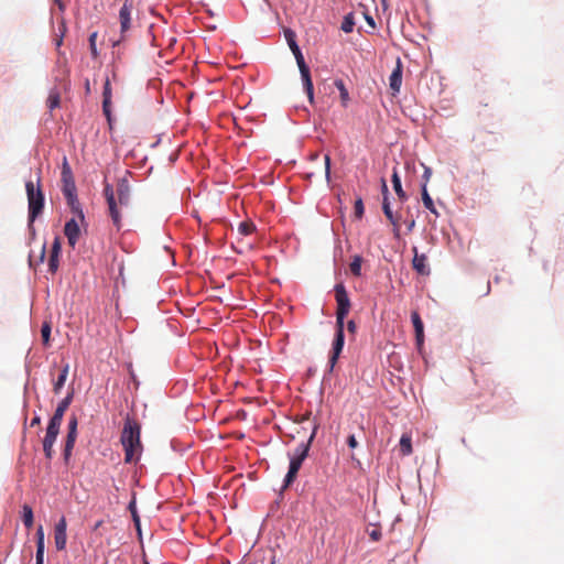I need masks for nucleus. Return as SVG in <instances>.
Instances as JSON below:
<instances>
[{
  "mask_svg": "<svg viewBox=\"0 0 564 564\" xmlns=\"http://www.w3.org/2000/svg\"><path fill=\"white\" fill-rule=\"evenodd\" d=\"M355 217L361 219L364 216L365 207L361 197H358L354 206Z\"/></svg>",
  "mask_w": 564,
  "mask_h": 564,
  "instance_id": "obj_34",
  "label": "nucleus"
},
{
  "mask_svg": "<svg viewBox=\"0 0 564 564\" xmlns=\"http://www.w3.org/2000/svg\"><path fill=\"white\" fill-rule=\"evenodd\" d=\"M284 35H285V39L288 41V44H289L292 53L294 54V57L296 59V63H297V66H299L300 73H301V78L303 82L304 90L308 97L310 102L313 104L314 102V87H313V82L311 78V72H310V68L304 61V56L296 43V40H295L296 35L290 29L284 31Z\"/></svg>",
  "mask_w": 564,
  "mask_h": 564,
  "instance_id": "obj_3",
  "label": "nucleus"
},
{
  "mask_svg": "<svg viewBox=\"0 0 564 564\" xmlns=\"http://www.w3.org/2000/svg\"><path fill=\"white\" fill-rule=\"evenodd\" d=\"M413 261L412 265L413 269L420 273L421 275H429L430 274V268L427 265V258L425 254H420L416 247H413Z\"/></svg>",
  "mask_w": 564,
  "mask_h": 564,
  "instance_id": "obj_12",
  "label": "nucleus"
},
{
  "mask_svg": "<svg viewBox=\"0 0 564 564\" xmlns=\"http://www.w3.org/2000/svg\"><path fill=\"white\" fill-rule=\"evenodd\" d=\"M347 329H348V332H349V333H351V334L356 333L357 325H356L355 321H352V319H351V321H348V323H347Z\"/></svg>",
  "mask_w": 564,
  "mask_h": 564,
  "instance_id": "obj_44",
  "label": "nucleus"
},
{
  "mask_svg": "<svg viewBox=\"0 0 564 564\" xmlns=\"http://www.w3.org/2000/svg\"><path fill=\"white\" fill-rule=\"evenodd\" d=\"M347 444L350 448H356L358 446V442L355 437V435H349L347 438Z\"/></svg>",
  "mask_w": 564,
  "mask_h": 564,
  "instance_id": "obj_42",
  "label": "nucleus"
},
{
  "mask_svg": "<svg viewBox=\"0 0 564 564\" xmlns=\"http://www.w3.org/2000/svg\"><path fill=\"white\" fill-rule=\"evenodd\" d=\"M40 423H41V417L34 416L31 421V426L40 425Z\"/></svg>",
  "mask_w": 564,
  "mask_h": 564,
  "instance_id": "obj_48",
  "label": "nucleus"
},
{
  "mask_svg": "<svg viewBox=\"0 0 564 564\" xmlns=\"http://www.w3.org/2000/svg\"><path fill=\"white\" fill-rule=\"evenodd\" d=\"M400 452L403 456H408L412 454V442L411 437L406 434H403L400 438Z\"/></svg>",
  "mask_w": 564,
  "mask_h": 564,
  "instance_id": "obj_24",
  "label": "nucleus"
},
{
  "mask_svg": "<svg viewBox=\"0 0 564 564\" xmlns=\"http://www.w3.org/2000/svg\"><path fill=\"white\" fill-rule=\"evenodd\" d=\"M59 102H61V97H59L58 91L52 90L47 98V107L51 110H53V109L59 107Z\"/></svg>",
  "mask_w": 564,
  "mask_h": 564,
  "instance_id": "obj_31",
  "label": "nucleus"
},
{
  "mask_svg": "<svg viewBox=\"0 0 564 564\" xmlns=\"http://www.w3.org/2000/svg\"><path fill=\"white\" fill-rule=\"evenodd\" d=\"M67 521L65 517L61 519L54 525V543L57 551H64L67 544Z\"/></svg>",
  "mask_w": 564,
  "mask_h": 564,
  "instance_id": "obj_9",
  "label": "nucleus"
},
{
  "mask_svg": "<svg viewBox=\"0 0 564 564\" xmlns=\"http://www.w3.org/2000/svg\"><path fill=\"white\" fill-rule=\"evenodd\" d=\"M369 536L372 541H379L381 539V531L379 529H373L369 533Z\"/></svg>",
  "mask_w": 564,
  "mask_h": 564,
  "instance_id": "obj_41",
  "label": "nucleus"
},
{
  "mask_svg": "<svg viewBox=\"0 0 564 564\" xmlns=\"http://www.w3.org/2000/svg\"><path fill=\"white\" fill-rule=\"evenodd\" d=\"M44 530L42 525H39L36 530V554H44Z\"/></svg>",
  "mask_w": 564,
  "mask_h": 564,
  "instance_id": "obj_27",
  "label": "nucleus"
},
{
  "mask_svg": "<svg viewBox=\"0 0 564 564\" xmlns=\"http://www.w3.org/2000/svg\"><path fill=\"white\" fill-rule=\"evenodd\" d=\"M415 225V221L414 220H411V223H409V229L411 230Z\"/></svg>",
  "mask_w": 564,
  "mask_h": 564,
  "instance_id": "obj_53",
  "label": "nucleus"
},
{
  "mask_svg": "<svg viewBox=\"0 0 564 564\" xmlns=\"http://www.w3.org/2000/svg\"><path fill=\"white\" fill-rule=\"evenodd\" d=\"M335 86L339 91L343 106L346 107L349 101V94L344 82L341 79H337L335 80Z\"/></svg>",
  "mask_w": 564,
  "mask_h": 564,
  "instance_id": "obj_25",
  "label": "nucleus"
},
{
  "mask_svg": "<svg viewBox=\"0 0 564 564\" xmlns=\"http://www.w3.org/2000/svg\"><path fill=\"white\" fill-rule=\"evenodd\" d=\"M131 12H132V4L124 2L119 11V21H120V32H121V39L116 40L112 42V47H117L120 45V43L124 40V34L130 30L131 28Z\"/></svg>",
  "mask_w": 564,
  "mask_h": 564,
  "instance_id": "obj_8",
  "label": "nucleus"
},
{
  "mask_svg": "<svg viewBox=\"0 0 564 564\" xmlns=\"http://www.w3.org/2000/svg\"><path fill=\"white\" fill-rule=\"evenodd\" d=\"M311 412L305 413L301 416V419L297 421V424H303L310 420Z\"/></svg>",
  "mask_w": 564,
  "mask_h": 564,
  "instance_id": "obj_46",
  "label": "nucleus"
},
{
  "mask_svg": "<svg viewBox=\"0 0 564 564\" xmlns=\"http://www.w3.org/2000/svg\"><path fill=\"white\" fill-rule=\"evenodd\" d=\"M22 521L28 529L32 528L33 522H34V517H33V510L29 505H24L22 507Z\"/></svg>",
  "mask_w": 564,
  "mask_h": 564,
  "instance_id": "obj_22",
  "label": "nucleus"
},
{
  "mask_svg": "<svg viewBox=\"0 0 564 564\" xmlns=\"http://www.w3.org/2000/svg\"><path fill=\"white\" fill-rule=\"evenodd\" d=\"M65 198H66L67 205L70 208V210L77 215L78 220L80 223H84L85 216H84L83 209L80 207V203L77 198V194L72 195V196H66Z\"/></svg>",
  "mask_w": 564,
  "mask_h": 564,
  "instance_id": "obj_19",
  "label": "nucleus"
},
{
  "mask_svg": "<svg viewBox=\"0 0 564 564\" xmlns=\"http://www.w3.org/2000/svg\"><path fill=\"white\" fill-rule=\"evenodd\" d=\"M133 519L135 521V524L139 525V517L133 512Z\"/></svg>",
  "mask_w": 564,
  "mask_h": 564,
  "instance_id": "obj_52",
  "label": "nucleus"
},
{
  "mask_svg": "<svg viewBox=\"0 0 564 564\" xmlns=\"http://www.w3.org/2000/svg\"><path fill=\"white\" fill-rule=\"evenodd\" d=\"M145 564H148V563H145Z\"/></svg>",
  "mask_w": 564,
  "mask_h": 564,
  "instance_id": "obj_54",
  "label": "nucleus"
},
{
  "mask_svg": "<svg viewBox=\"0 0 564 564\" xmlns=\"http://www.w3.org/2000/svg\"><path fill=\"white\" fill-rule=\"evenodd\" d=\"M411 319L415 330V338L419 346L423 345L424 341V326L423 322L417 312H412Z\"/></svg>",
  "mask_w": 564,
  "mask_h": 564,
  "instance_id": "obj_17",
  "label": "nucleus"
},
{
  "mask_svg": "<svg viewBox=\"0 0 564 564\" xmlns=\"http://www.w3.org/2000/svg\"><path fill=\"white\" fill-rule=\"evenodd\" d=\"M430 173H431V172H430V170H429V169H426V170H425V173H424V177L426 178V181H427V180H429V177H430Z\"/></svg>",
  "mask_w": 564,
  "mask_h": 564,
  "instance_id": "obj_51",
  "label": "nucleus"
},
{
  "mask_svg": "<svg viewBox=\"0 0 564 564\" xmlns=\"http://www.w3.org/2000/svg\"><path fill=\"white\" fill-rule=\"evenodd\" d=\"M102 100H111V87L108 78L106 79L104 85Z\"/></svg>",
  "mask_w": 564,
  "mask_h": 564,
  "instance_id": "obj_36",
  "label": "nucleus"
},
{
  "mask_svg": "<svg viewBox=\"0 0 564 564\" xmlns=\"http://www.w3.org/2000/svg\"><path fill=\"white\" fill-rule=\"evenodd\" d=\"M74 446H69L68 447V444H65V447H64V459L65 462H68L70 455H72V451H73Z\"/></svg>",
  "mask_w": 564,
  "mask_h": 564,
  "instance_id": "obj_43",
  "label": "nucleus"
},
{
  "mask_svg": "<svg viewBox=\"0 0 564 564\" xmlns=\"http://www.w3.org/2000/svg\"><path fill=\"white\" fill-rule=\"evenodd\" d=\"M256 230V226L251 221H242L238 226V231L242 236H249Z\"/></svg>",
  "mask_w": 564,
  "mask_h": 564,
  "instance_id": "obj_30",
  "label": "nucleus"
},
{
  "mask_svg": "<svg viewBox=\"0 0 564 564\" xmlns=\"http://www.w3.org/2000/svg\"><path fill=\"white\" fill-rule=\"evenodd\" d=\"M104 521L102 520H99L95 523L94 525V531L98 530L101 525H102Z\"/></svg>",
  "mask_w": 564,
  "mask_h": 564,
  "instance_id": "obj_50",
  "label": "nucleus"
},
{
  "mask_svg": "<svg viewBox=\"0 0 564 564\" xmlns=\"http://www.w3.org/2000/svg\"><path fill=\"white\" fill-rule=\"evenodd\" d=\"M365 19L367 21V23L371 26V28H375L376 26V23H375V20L371 15H369L368 13H365Z\"/></svg>",
  "mask_w": 564,
  "mask_h": 564,
  "instance_id": "obj_45",
  "label": "nucleus"
},
{
  "mask_svg": "<svg viewBox=\"0 0 564 564\" xmlns=\"http://www.w3.org/2000/svg\"><path fill=\"white\" fill-rule=\"evenodd\" d=\"M334 291L335 300L337 303L336 324H344V319L350 311L351 303L347 290L343 283L336 284Z\"/></svg>",
  "mask_w": 564,
  "mask_h": 564,
  "instance_id": "obj_6",
  "label": "nucleus"
},
{
  "mask_svg": "<svg viewBox=\"0 0 564 564\" xmlns=\"http://www.w3.org/2000/svg\"><path fill=\"white\" fill-rule=\"evenodd\" d=\"M73 398H74V389L72 388L68 391L67 395L57 404V408L51 419L56 422L62 423L63 416H64L66 410L68 409V406L70 405Z\"/></svg>",
  "mask_w": 564,
  "mask_h": 564,
  "instance_id": "obj_13",
  "label": "nucleus"
},
{
  "mask_svg": "<svg viewBox=\"0 0 564 564\" xmlns=\"http://www.w3.org/2000/svg\"><path fill=\"white\" fill-rule=\"evenodd\" d=\"M62 182H63L62 192L65 197L76 195V185H75L74 177H73L70 167H69L66 159L64 160L63 170H62Z\"/></svg>",
  "mask_w": 564,
  "mask_h": 564,
  "instance_id": "obj_10",
  "label": "nucleus"
},
{
  "mask_svg": "<svg viewBox=\"0 0 564 564\" xmlns=\"http://www.w3.org/2000/svg\"><path fill=\"white\" fill-rule=\"evenodd\" d=\"M392 184H393V189H394L395 194L398 195V197L400 198V200H402V202L406 200L408 195L405 194V192L402 188L401 180H400L397 169H393Z\"/></svg>",
  "mask_w": 564,
  "mask_h": 564,
  "instance_id": "obj_20",
  "label": "nucleus"
},
{
  "mask_svg": "<svg viewBox=\"0 0 564 564\" xmlns=\"http://www.w3.org/2000/svg\"><path fill=\"white\" fill-rule=\"evenodd\" d=\"M140 437V424L135 420L127 416L120 436V442L124 451V463H137L140 459L143 449Z\"/></svg>",
  "mask_w": 564,
  "mask_h": 564,
  "instance_id": "obj_1",
  "label": "nucleus"
},
{
  "mask_svg": "<svg viewBox=\"0 0 564 564\" xmlns=\"http://www.w3.org/2000/svg\"><path fill=\"white\" fill-rule=\"evenodd\" d=\"M77 417L75 415H72L68 422V431H77Z\"/></svg>",
  "mask_w": 564,
  "mask_h": 564,
  "instance_id": "obj_40",
  "label": "nucleus"
},
{
  "mask_svg": "<svg viewBox=\"0 0 564 564\" xmlns=\"http://www.w3.org/2000/svg\"><path fill=\"white\" fill-rule=\"evenodd\" d=\"M402 85V65L400 59L397 62L395 68L392 70L389 77V86L392 90V95H397L400 91Z\"/></svg>",
  "mask_w": 564,
  "mask_h": 564,
  "instance_id": "obj_14",
  "label": "nucleus"
},
{
  "mask_svg": "<svg viewBox=\"0 0 564 564\" xmlns=\"http://www.w3.org/2000/svg\"><path fill=\"white\" fill-rule=\"evenodd\" d=\"M64 234L68 240L69 246L75 248L80 236L79 223L76 218H72L65 224Z\"/></svg>",
  "mask_w": 564,
  "mask_h": 564,
  "instance_id": "obj_11",
  "label": "nucleus"
},
{
  "mask_svg": "<svg viewBox=\"0 0 564 564\" xmlns=\"http://www.w3.org/2000/svg\"><path fill=\"white\" fill-rule=\"evenodd\" d=\"M388 186H387V183L384 180H382V194H383V198L384 197H388Z\"/></svg>",
  "mask_w": 564,
  "mask_h": 564,
  "instance_id": "obj_47",
  "label": "nucleus"
},
{
  "mask_svg": "<svg viewBox=\"0 0 564 564\" xmlns=\"http://www.w3.org/2000/svg\"><path fill=\"white\" fill-rule=\"evenodd\" d=\"M69 372V364L66 362L62 366L59 373L55 380H53V392L59 394L61 390L65 386Z\"/></svg>",
  "mask_w": 564,
  "mask_h": 564,
  "instance_id": "obj_16",
  "label": "nucleus"
},
{
  "mask_svg": "<svg viewBox=\"0 0 564 564\" xmlns=\"http://www.w3.org/2000/svg\"><path fill=\"white\" fill-rule=\"evenodd\" d=\"M61 249H62L61 239L58 237H55L53 245H52L51 256L48 259V270L52 273H55L58 269V258H59Z\"/></svg>",
  "mask_w": 564,
  "mask_h": 564,
  "instance_id": "obj_15",
  "label": "nucleus"
},
{
  "mask_svg": "<svg viewBox=\"0 0 564 564\" xmlns=\"http://www.w3.org/2000/svg\"><path fill=\"white\" fill-rule=\"evenodd\" d=\"M97 37H98V33L93 32L88 39L90 53H91L93 58H95V59L99 56V53L97 51V45H96Z\"/></svg>",
  "mask_w": 564,
  "mask_h": 564,
  "instance_id": "obj_32",
  "label": "nucleus"
},
{
  "mask_svg": "<svg viewBox=\"0 0 564 564\" xmlns=\"http://www.w3.org/2000/svg\"><path fill=\"white\" fill-rule=\"evenodd\" d=\"M61 424L62 423L56 422L52 419L50 420L48 425L46 427V434L43 440V443H53V444L55 443L57 435L59 433Z\"/></svg>",
  "mask_w": 564,
  "mask_h": 564,
  "instance_id": "obj_18",
  "label": "nucleus"
},
{
  "mask_svg": "<svg viewBox=\"0 0 564 564\" xmlns=\"http://www.w3.org/2000/svg\"><path fill=\"white\" fill-rule=\"evenodd\" d=\"M53 445H54L53 443H43V451H44L45 457L47 459H51L53 457V454H54Z\"/></svg>",
  "mask_w": 564,
  "mask_h": 564,
  "instance_id": "obj_38",
  "label": "nucleus"
},
{
  "mask_svg": "<svg viewBox=\"0 0 564 564\" xmlns=\"http://www.w3.org/2000/svg\"><path fill=\"white\" fill-rule=\"evenodd\" d=\"M355 24V14L352 12H349L344 17L340 29L345 33H351L354 31Z\"/></svg>",
  "mask_w": 564,
  "mask_h": 564,
  "instance_id": "obj_23",
  "label": "nucleus"
},
{
  "mask_svg": "<svg viewBox=\"0 0 564 564\" xmlns=\"http://www.w3.org/2000/svg\"><path fill=\"white\" fill-rule=\"evenodd\" d=\"M28 205H29V221L32 224L43 212L44 208V194L41 188V177H37V184L33 181L25 183Z\"/></svg>",
  "mask_w": 564,
  "mask_h": 564,
  "instance_id": "obj_4",
  "label": "nucleus"
},
{
  "mask_svg": "<svg viewBox=\"0 0 564 564\" xmlns=\"http://www.w3.org/2000/svg\"><path fill=\"white\" fill-rule=\"evenodd\" d=\"M318 426H319L318 423H316V422L312 423L311 434H310L308 438L306 440V442H302L296 447L294 455L290 456V467H289V471L284 478V488L289 487L296 479L297 473H299L303 462L305 460V458L308 455L311 444L316 436Z\"/></svg>",
  "mask_w": 564,
  "mask_h": 564,
  "instance_id": "obj_2",
  "label": "nucleus"
},
{
  "mask_svg": "<svg viewBox=\"0 0 564 564\" xmlns=\"http://www.w3.org/2000/svg\"><path fill=\"white\" fill-rule=\"evenodd\" d=\"M117 196L118 199L113 204H108V213L113 226L120 230L123 209L128 208L130 202L129 187L123 182L117 187Z\"/></svg>",
  "mask_w": 564,
  "mask_h": 564,
  "instance_id": "obj_5",
  "label": "nucleus"
},
{
  "mask_svg": "<svg viewBox=\"0 0 564 564\" xmlns=\"http://www.w3.org/2000/svg\"><path fill=\"white\" fill-rule=\"evenodd\" d=\"M76 438H77V431H74V432L73 431H68L65 444H68V447L69 446H74L75 442H76Z\"/></svg>",
  "mask_w": 564,
  "mask_h": 564,
  "instance_id": "obj_37",
  "label": "nucleus"
},
{
  "mask_svg": "<svg viewBox=\"0 0 564 564\" xmlns=\"http://www.w3.org/2000/svg\"><path fill=\"white\" fill-rule=\"evenodd\" d=\"M361 263H362V258L360 256H355L352 261L350 262L349 269H350V272L355 276L361 275Z\"/></svg>",
  "mask_w": 564,
  "mask_h": 564,
  "instance_id": "obj_29",
  "label": "nucleus"
},
{
  "mask_svg": "<svg viewBox=\"0 0 564 564\" xmlns=\"http://www.w3.org/2000/svg\"><path fill=\"white\" fill-rule=\"evenodd\" d=\"M102 111L107 117L109 124H111V100H102Z\"/></svg>",
  "mask_w": 564,
  "mask_h": 564,
  "instance_id": "obj_35",
  "label": "nucleus"
},
{
  "mask_svg": "<svg viewBox=\"0 0 564 564\" xmlns=\"http://www.w3.org/2000/svg\"><path fill=\"white\" fill-rule=\"evenodd\" d=\"M344 327H345V324H336V334H335V338L333 341V348H332V352H330L329 360H328L330 371L334 369V367L340 356V352L343 351V348H344V343H345Z\"/></svg>",
  "mask_w": 564,
  "mask_h": 564,
  "instance_id": "obj_7",
  "label": "nucleus"
},
{
  "mask_svg": "<svg viewBox=\"0 0 564 564\" xmlns=\"http://www.w3.org/2000/svg\"><path fill=\"white\" fill-rule=\"evenodd\" d=\"M41 335H42L43 344L48 345L50 336H51L50 323H47V322L43 323L42 328H41Z\"/></svg>",
  "mask_w": 564,
  "mask_h": 564,
  "instance_id": "obj_33",
  "label": "nucleus"
},
{
  "mask_svg": "<svg viewBox=\"0 0 564 564\" xmlns=\"http://www.w3.org/2000/svg\"><path fill=\"white\" fill-rule=\"evenodd\" d=\"M104 196L106 198L107 205L113 204L118 199L117 189L115 191L110 184H106L104 188Z\"/></svg>",
  "mask_w": 564,
  "mask_h": 564,
  "instance_id": "obj_28",
  "label": "nucleus"
},
{
  "mask_svg": "<svg viewBox=\"0 0 564 564\" xmlns=\"http://www.w3.org/2000/svg\"><path fill=\"white\" fill-rule=\"evenodd\" d=\"M422 202L426 209H429L431 213H433L436 216L438 215V213L434 206L433 199L427 192L426 183H424L422 186Z\"/></svg>",
  "mask_w": 564,
  "mask_h": 564,
  "instance_id": "obj_21",
  "label": "nucleus"
},
{
  "mask_svg": "<svg viewBox=\"0 0 564 564\" xmlns=\"http://www.w3.org/2000/svg\"><path fill=\"white\" fill-rule=\"evenodd\" d=\"M324 161H325V175H326V178L329 181V178H330V158L328 155H325Z\"/></svg>",
  "mask_w": 564,
  "mask_h": 564,
  "instance_id": "obj_39",
  "label": "nucleus"
},
{
  "mask_svg": "<svg viewBox=\"0 0 564 564\" xmlns=\"http://www.w3.org/2000/svg\"><path fill=\"white\" fill-rule=\"evenodd\" d=\"M382 210H383L386 217L391 221V224H393L394 226H398L399 218L395 217L394 214L392 213L388 197L383 198Z\"/></svg>",
  "mask_w": 564,
  "mask_h": 564,
  "instance_id": "obj_26",
  "label": "nucleus"
},
{
  "mask_svg": "<svg viewBox=\"0 0 564 564\" xmlns=\"http://www.w3.org/2000/svg\"><path fill=\"white\" fill-rule=\"evenodd\" d=\"M35 558H36V563L35 564H43L44 563V554H36Z\"/></svg>",
  "mask_w": 564,
  "mask_h": 564,
  "instance_id": "obj_49",
  "label": "nucleus"
}]
</instances>
